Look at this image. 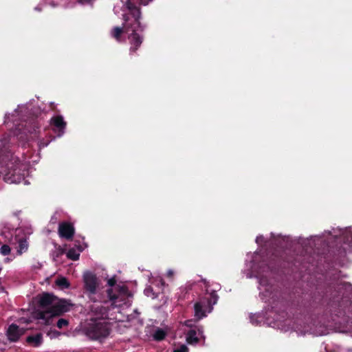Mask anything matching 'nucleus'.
Instances as JSON below:
<instances>
[{
  "label": "nucleus",
  "mask_w": 352,
  "mask_h": 352,
  "mask_svg": "<svg viewBox=\"0 0 352 352\" xmlns=\"http://www.w3.org/2000/svg\"><path fill=\"white\" fill-rule=\"evenodd\" d=\"M57 300V298L52 294L43 293L38 299V305L40 307L45 308L52 305Z\"/></svg>",
  "instance_id": "obj_10"
},
{
  "label": "nucleus",
  "mask_w": 352,
  "mask_h": 352,
  "mask_svg": "<svg viewBox=\"0 0 352 352\" xmlns=\"http://www.w3.org/2000/svg\"><path fill=\"white\" fill-rule=\"evenodd\" d=\"M128 38L129 40V43L131 45L130 47V52L135 53L138 50V48L141 46L143 42V37L140 36L138 32L131 33L129 34Z\"/></svg>",
  "instance_id": "obj_9"
},
{
  "label": "nucleus",
  "mask_w": 352,
  "mask_h": 352,
  "mask_svg": "<svg viewBox=\"0 0 352 352\" xmlns=\"http://www.w3.org/2000/svg\"><path fill=\"white\" fill-rule=\"evenodd\" d=\"M173 352H188V349L186 345L183 344L175 349Z\"/></svg>",
  "instance_id": "obj_23"
},
{
  "label": "nucleus",
  "mask_w": 352,
  "mask_h": 352,
  "mask_svg": "<svg viewBox=\"0 0 352 352\" xmlns=\"http://www.w3.org/2000/svg\"><path fill=\"white\" fill-rule=\"evenodd\" d=\"M69 324V321L65 318H60L56 323V326L59 329H62Z\"/></svg>",
  "instance_id": "obj_22"
},
{
  "label": "nucleus",
  "mask_w": 352,
  "mask_h": 352,
  "mask_svg": "<svg viewBox=\"0 0 352 352\" xmlns=\"http://www.w3.org/2000/svg\"><path fill=\"white\" fill-rule=\"evenodd\" d=\"M108 285L110 287H116V286H117L116 285V280L115 277L111 278L110 279L108 280Z\"/></svg>",
  "instance_id": "obj_24"
},
{
  "label": "nucleus",
  "mask_w": 352,
  "mask_h": 352,
  "mask_svg": "<svg viewBox=\"0 0 352 352\" xmlns=\"http://www.w3.org/2000/svg\"><path fill=\"white\" fill-rule=\"evenodd\" d=\"M56 284L61 289H67L69 287L70 284L68 280L65 277H60L56 280Z\"/></svg>",
  "instance_id": "obj_17"
},
{
  "label": "nucleus",
  "mask_w": 352,
  "mask_h": 352,
  "mask_svg": "<svg viewBox=\"0 0 352 352\" xmlns=\"http://www.w3.org/2000/svg\"><path fill=\"white\" fill-rule=\"evenodd\" d=\"M91 311L95 314V317L82 327V332L91 340L107 338L111 331L110 324L104 319L107 316V308L95 305L92 306Z\"/></svg>",
  "instance_id": "obj_1"
},
{
  "label": "nucleus",
  "mask_w": 352,
  "mask_h": 352,
  "mask_svg": "<svg viewBox=\"0 0 352 352\" xmlns=\"http://www.w3.org/2000/svg\"><path fill=\"white\" fill-rule=\"evenodd\" d=\"M92 0H78V2L80 3H89Z\"/></svg>",
  "instance_id": "obj_27"
},
{
  "label": "nucleus",
  "mask_w": 352,
  "mask_h": 352,
  "mask_svg": "<svg viewBox=\"0 0 352 352\" xmlns=\"http://www.w3.org/2000/svg\"><path fill=\"white\" fill-rule=\"evenodd\" d=\"M50 333H51V332H50V333H48V335L50 336ZM52 333H53V335L51 336L52 338V337H56V336H59V335H60V333H59L58 331H56V330H55V331H52Z\"/></svg>",
  "instance_id": "obj_26"
},
{
  "label": "nucleus",
  "mask_w": 352,
  "mask_h": 352,
  "mask_svg": "<svg viewBox=\"0 0 352 352\" xmlns=\"http://www.w3.org/2000/svg\"><path fill=\"white\" fill-rule=\"evenodd\" d=\"M204 298H206L208 302H210L208 305V312L210 313L213 309V305L217 302L219 296L215 291H212L210 293V297H204Z\"/></svg>",
  "instance_id": "obj_14"
},
{
  "label": "nucleus",
  "mask_w": 352,
  "mask_h": 352,
  "mask_svg": "<svg viewBox=\"0 0 352 352\" xmlns=\"http://www.w3.org/2000/svg\"><path fill=\"white\" fill-rule=\"evenodd\" d=\"M115 290L114 292L112 288L107 289L108 297L113 304L123 302L126 298L131 296L128 287L125 285H117Z\"/></svg>",
  "instance_id": "obj_3"
},
{
  "label": "nucleus",
  "mask_w": 352,
  "mask_h": 352,
  "mask_svg": "<svg viewBox=\"0 0 352 352\" xmlns=\"http://www.w3.org/2000/svg\"><path fill=\"white\" fill-rule=\"evenodd\" d=\"M11 252V248H10V246L7 244H4L3 245L1 248H0V253L3 255V256H6V255H8L10 254Z\"/></svg>",
  "instance_id": "obj_21"
},
{
  "label": "nucleus",
  "mask_w": 352,
  "mask_h": 352,
  "mask_svg": "<svg viewBox=\"0 0 352 352\" xmlns=\"http://www.w3.org/2000/svg\"><path fill=\"white\" fill-rule=\"evenodd\" d=\"M343 242L352 247V228L345 229L342 232Z\"/></svg>",
  "instance_id": "obj_15"
},
{
  "label": "nucleus",
  "mask_w": 352,
  "mask_h": 352,
  "mask_svg": "<svg viewBox=\"0 0 352 352\" xmlns=\"http://www.w3.org/2000/svg\"><path fill=\"white\" fill-rule=\"evenodd\" d=\"M185 325L186 327H190V329H197L198 333L199 335L202 334V333H203L202 327L195 326L193 324V321L192 320H188L185 321Z\"/></svg>",
  "instance_id": "obj_20"
},
{
  "label": "nucleus",
  "mask_w": 352,
  "mask_h": 352,
  "mask_svg": "<svg viewBox=\"0 0 352 352\" xmlns=\"http://www.w3.org/2000/svg\"><path fill=\"white\" fill-rule=\"evenodd\" d=\"M21 336V333L18 325L12 324L9 326L7 331V336L10 341L15 342L19 340Z\"/></svg>",
  "instance_id": "obj_11"
},
{
  "label": "nucleus",
  "mask_w": 352,
  "mask_h": 352,
  "mask_svg": "<svg viewBox=\"0 0 352 352\" xmlns=\"http://www.w3.org/2000/svg\"><path fill=\"white\" fill-rule=\"evenodd\" d=\"M166 333L163 329H157L153 334V339L156 341H162L166 338Z\"/></svg>",
  "instance_id": "obj_19"
},
{
  "label": "nucleus",
  "mask_w": 352,
  "mask_h": 352,
  "mask_svg": "<svg viewBox=\"0 0 352 352\" xmlns=\"http://www.w3.org/2000/svg\"><path fill=\"white\" fill-rule=\"evenodd\" d=\"M210 302L206 298H200V300L196 302L194 305L195 317L197 320H199L207 316L208 312V305Z\"/></svg>",
  "instance_id": "obj_6"
},
{
  "label": "nucleus",
  "mask_w": 352,
  "mask_h": 352,
  "mask_svg": "<svg viewBox=\"0 0 352 352\" xmlns=\"http://www.w3.org/2000/svg\"><path fill=\"white\" fill-rule=\"evenodd\" d=\"M197 329H190L186 333V341L189 344H196L199 342V339L197 336Z\"/></svg>",
  "instance_id": "obj_13"
},
{
  "label": "nucleus",
  "mask_w": 352,
  "mask_h": 352,
  "mask_svg": "<svg viewBox=\"0 0 352 352\" xmlns=\"http://www.w3.org/2000/svg\"><path fill=\"white\" fill-rule=\"evenodd\" d=\"M60 254H64L65 253V250L62 249V248H60Z\"/></svg>",
  "instance_id": "obj_28"
},
{
  "label": "nucleus",
  "mask_w": 352,
  "mask_h": 352,
  "mask_svg": "<svg viewBox=\"0 0 352 352\" xmlns=\"http://www.w3.org/2000/svg\"><path fill=\"white\" fill-rule=\"evenodd\" d=\"M26 342L34 347H38L43 343V335L38 333L35 335L29 336L26 338Z\"/></svg>",
  "instance_id": "obj_12"
},
{
  "label": "nucleus",
  "mask_w": 352,
  "mask_h": 352,
  "mask_svg": "<svg viewBox=\"0 0 352 352\" xmlns=\"http://www.w3.org/2000/svg\"><path fill=\"white\" fill-rule=\"evenodd\" d=\"M58 232L59 236L67 240H72L75 234L74 225L68 221H63L59 223Z\"/></svg>",
  "instance_id": "obj_4"
},
{
  "label": "nucleus",
  "mask_w": 352,
  "mask_h": 352,
  "mask_svg": "<svg viewBox=\"0 0 352 352\" xmlns=\"http://www.w3.org/2000/svg\"><path fill=\"white\" fill-rule=\"evenodd\" d=\"M83 281L86 291L89 292L90 294H96L98 287L96 276L91 272H86L83 274Z\"/></svg>",
  "instance_id": "obj_5"
},
{
  "label": "nucleus",
  "mask_w": 352,
  "mask_h": 352,
  "mask_svg": "<svg viewBox=\"0 0 352 352\" xmlns=\"http://www.w3.org/2000/svg\"><path fill=\"white\" fill-rule=\"evenodd\" d=\"M25 241H20L19 242V248L20 250L27 249V245L25 244Z\"/></svg>",
  "instance_id": "obj_25"
},
{
  "label": "nucleus",
  "mask_w": 352,
  "mask_h": 352,
  "mask_svg": "<svg viewBox=\"0 0 352 352\" xmlns=\"http://www.w3.org/2000/svg\"><path fill=\"white\" fill-rule=\"evenodd\" d=\"M21 169L14 168L13 169L9 168L6 175V179L10 183H20L24 179L23 175L21 173Z\"/></svg>",
  "instance_id": "obj_8"
},
{
  "label": "nucleus",
  "mask_w": 352,
  "mask_h": 352,
  "mask_svg": "<svg viewBox=\"0 0 352 352\" xmlns=\"http://www.w3.org/2000/svg\"><path fill=\"white\" fill-rule=\"evenodd\" d=\"M125 32L124 25L122 27H115L112 29L111 34L117 41H120L121 35Z\"/></svg>",
  "instance_id": "obj_16"
},
{
  "label": "nucleus",
  "mask_w": 352,
  "mask_h": 352,
  "mask_svg": "<svg viewBox=\"0 0 352 352\" xmlns=\"http://www.w3.org/2000/svg\"><path fill=\"white\" fill-rule=\"evenodd\" d=\"M72 304L67 300L61 299L54 304L47 310L40 311L36 312V318L45 321V324L50 325L52 324V319L54 317H58L63 314L69 311Z\"/></svg>",
  "instance_id": "obj_2"
},
{
  "label": "nucleus",
  "mask_w": 352,
  "mask_h": 352,
  "mask_svg": "<svg viewBox=\"0 0 352 352\" xmlns=\"http://www.w3.org/2000/svg\"><path fill=\"white\" fill-rule=\"evenodd\" d=\"M67 257L72 261H77L79 259L80 253L74 248H70L66 253Z\"/></svg>",
  "instance_id": "obj_18"
},
{
  "label": "nucleus",
  "mask_w": 352,
  "mask_h": 352,
  "mask_svg": "<svg viewBox=\"0 0 352 352\" xmlns=\"http://www.w3.org/2000/svg\"><path fill=\"white\" fill-rule=\"evenodd\" d=\"M50 125L52 126L53 131L60 137L65 133L67 126V122L64 120L62 116L58 115L53 116L50 121Z\"/></svg>",
  "instance_id": "obj_7"
}]
</instances>
